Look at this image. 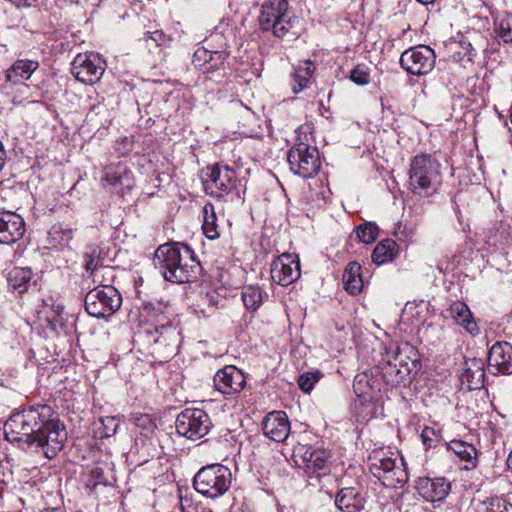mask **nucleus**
<instances>
[{
	"instance_id": "f257e3e1",
	"label": "nucleus",
	"mask_w": 512,
	"mask_h": 512,
	"mask_svg": "<svg viewBox=\"0 0 512 512\" xmlns=\"http://www.w3.org/2000/svg\"><path fill=\"white\" fill-rule=\"evenodd\" d=\"M7 441L23 450L41 452L54 458L67 439L58 415L48 405H37L13 413L4 424Z\"/></svg>"
},
{
	"instance_id": "f03ea898",
	"label": "nucleus",
	"mask_w": 512,
	"mask_h": 512,
	"mask_svg": "<svg viewBox=\"0 0 512 512\" xmlns=\"http://www.w3.org/2000/svg\"><path fill=\"white\" fill-rule=\"evenodd\" d=\"M153 264L166 281L176 284L193 282L202 271L194 251L181 242L160 245L155 251Z\"/></svg>"
},
{
	"instance_id": "7ed1b4c3",
	"label": "nucleus",
	"mask_w": 512,
	"mask_h": 512,
	"mask_svg": "<svg viewBox=\"0 0 512 512\" xmlns=\"http://www.w3.org/2000/svg\"><path fill=\"white\" fill-rule=\"evenodd\" d=\"M420 367L417 351L409 345L387 349L379 364L384 381L392 386L410 384Z\"/></svg>"
},
{
	"instance_id": "20e7f679",
	"label": "nucleus",
	"mask_w": 512,
	"mask_h": 512,
	"mask_svg": "<svg viewBox=\"0 0 512 512\" xmlns=\"http://www.w3.org/2000/svg\"><path fill=\"white\" fill-rule=\"evenodd\" d=\"M440 162L429 154L412 158L409 168V188L419 196L428 197L435 193L442 183Z\"/></svg>"
},
{
	"instance_id": "39448f33",
	"label": "nucleus",
	"mask_w": 512,
	"mask_h": 512,
	"mask_svg": "<svg viewBox=\"0 0 512 512\" xmlns=\"http://www.w3.org/2000/svg\"><path fill=\"white\" fill-rule=\"evenodd\" d=\"M297 18L289 13L287 0H266L258 17L260 30L271 31L278 38L284 37L293 27Z\"/></svg>"
},
{
	"instance_id": "423d86ee",
	"label": "nucleus",
	"mask_w": 512,
	"mask_h": 512,
	"mask_svg": "<svg viewBox=\"0 0 512 512\" xmlns=\"http://www.w3.org/2000/svg\"><path fill=\"white\" fill-rule=\"evenodd\" d=\"M231 483V470L219 463L202 467L193 478L194 489L211 499L224 495L229 490Z\"/></svg>"
},
{
	"instance_id": "0eeeda50",
	"label": "nucleus",
	"mask_w": 512,
	"mask_h": 512,
	"mask_svg": "<svg viewBox=\"0 0 512 512\" xmlns=\"http://www.w3.org/2000/svg\"><path fill=\"white\" fill-rule=\"evenodd\" d=\"M370 472L387 488L402 487L408 480V474L396 465L394 458L385 455L383 450H374L368 457Z\"/></svg>"
},
{
	"instance_id": "6e6552de",
	"label": "nucleus",
	"mask_w": 512,
	"mask_h": 512,
	"mask_svg": "<svg viewBox=\"0 0 512 512\" xmlns=\"http://www.w3.org/2000/svg\"><path fill=\"white\" fill-rule=\"evenodd\" d=\"M87 313L96 318H107L113 315L122 304L121 294L110 285L91 289L84 299Z\"/></svg>"
},
{
	"instance_id": "1a4fd4ad",
	"label": "nucleus",
	"mask_w": 512,
	"mask_h": 512,
	"mask_svg": "<svg viewBox=\"0 0 512 512\" xmlns=\"http://www.w3.org/2000/svg\"><path fill=\"white\" fill-rule=\"evenodd\" d=\"M147 342L152 346V354L161 361L173 357L181 343V333L173 324L154 326V330H144Z\"/></svg>"
},
{
	"instance_id": "9d476101",
	"label": "nucleus",
	"mask_w": 512,
	"mask_h": 512,
	"mask_svg": "<svg viewBox=\"0 0 512 512\" xmlns=\"http://www.w3.org/2000/svg\"><path fill=\"white\" fill-rule=\"evenodd\" d=\"M175 426L179 435L190 440H198L209 433L213 424L206 411L186 408L177 415Z\"/></svg>"
},
{
	"instance_id": "9b49d317",
	"label": "nucleus",
	"mask_w": 512,
	"mask_h": 512,
	"mask_svg": "<svg viewBox=\"0 0 512 512\" xmlns=\"http://www.w3.org/2000/svg\"><path fill=\"white\" fill-rule=\"evenodd\" d=\"M287 159L291 171L303 178L314 176L321 167L318 149L303 142L289 150Z\"/></svg>"
},
{
	"instance_id": "f8f14e48",
	"label": "nucleus",
	"mask_w": 512,
	"mask_h": 512,
	"mask_svg": "<svg viewBox=\"0 0 512 512\" xmlns=\"http://www.w3.org/2000/svg\"><path fill=\"white\" fill-rule=\"evenodd\" d=\"M204 187L207 194L221 198L237 187V172L228 165L216 163L207 167Z\"/></svg>"
},
{
	"instance_id": "ddd939ff",
	"label": "nucleus",
	"mask_w": 512,
	"mask_h": 512,
	"mask_svg": "<svg viewBox=\"0 0 512 512\" xmlns=\"http://www.w3.org/2000/svg\"><path fill=\"white\" fill-rule=\"evenodd\" d=\"M436 55L427 45H418L405 50L400 56L401 67L411 75L422 76L435 66Z\"/></svg>"
},
{
	"instance_id": "4468645a",
	"label": "nucleus",
	"mask_w": 512,
	"mask_h": 512,
	"mask_svg": "<svg viewBox=\"0 0 512 512\" xmlns=\"http://www.w3.org/2000/svg\"><path fill=\"white\" fill-rule=\"evenodd\" d=\"M105 71V61L95 53H79L72 62L71 72L85 84L98 82Z\"/></svg>"
},
{
	"instance_id": "2eb2a0df",
	"label": "nucleus",
	"mask_w": 512,
	"mask_h": 512,
	"mask_svg": "<svg viewBox=\"0 0 512 512\" xmlns=\"http://www.w3.org/2000/svg\"><path fill=\"white\" fill-rule=\"evenodd\" d=\"M215 388L224 395H233L241 392L246 384L244 373L233 365L225 366L214 376Z\"/></svg>"
},
{
	"instance_id": "dca6fc26",
	"label": "nucleus",
	"mask_w": 512,
	"mask_h": 512,
	"mask_svg": "<svg viewBox=\"0 0 512 512\" xmlns=\"http://www.w3.org/2000/svg\"><path fill=\"white\" fill-rule=\"evenodd\" d=\"M488 369L492 374H512V345L506 341L494 343L488 352Z\"/></svg>"
},
{
	"instance_id": "f3484780",
	"label": "nucleus",
	"mask_w": 512,
	"mask_h": 512,
	"mask_svg": "<svg viewBox=\"0 0 512 512\" xmlns=\"http://www.w3.org/2000/svg\"><path fill=\"white\" fill-rule=\"evenodd\" d=\"M270 272L275 283L288 286L300 277V264L298 260H292L290 255L283 254L273 260Z\"/></svg>"
},
{
	"instance_id": "a211bd4d",
	"label": "nucleus",
	"mask_w": 512,
	"mask_h": 512,
	"mask_svg": "<svg viewBox=\"0 0 512 512\" xmlns=\"http://www.w3.org/2000/svg\"><path fill=\"white\" fill-rule=\"evenodd\" d=\"M25 233L23 218L11 211L0 212V244H13Z\"/></svg>"
},
{
	"instance_id": "6ab92c4d",
	"label": "nucleus",
	"mask_w": 512,
	"mask_h": 512,
	"mask_svg": "<svg viewBox=\"0 0 512 512\" xmlns=\"http://www.w3.org/2000/svg\"><path fill=\"white\" fill-rule=\"evenodd\" d=\"M262 430L266 437L275 442L285 441L290 433L287 414L284 411L268 413L262 423Z\"/></svg>"
},
{
	"instance_id": "aec40b11",
	"label": "nucleus",
	"mask_w": 512,
	"mask_h": 512,
	"mask_svg": "<svg viewBox=\"0 0 512 512\" xmlns=\"http://www.w3.org/2000/svg\"><path fill=\"white\" fill-rule=\"evenodd\" d=\"M450 483L444 477H420L416 482L418 493L427 501L435 502L446 498L450 491Z\"/></svg>"
},
{
	"instance_id": "412c9836",
	"label": "nucleus",
	"mask_w": 512,
	"mask_h": 512,
	"mask_svg": "<svg viewBox=\"0 0 512 512\" xmlns=\"http://www.w3.org/2000/svg\"><path fill=\"white\" fill-rule=\"evenodd\" d=\"M329 454L324 450H307L304 454L306 461V472L310 479L316 478L320 481L321 476L329 473Z\"/></svg>"
},
{
	"instance_id": "4be33fe9",
	"label": "nucleus",
	"mask_w": 512,
	"mask_h": 512,
	"mask_svg": "<svg viewBox=\"0 0 512 512\" xmlns=\"http://www.w3.org/2000/svg\"><path fill=\"white\" fill-rule=\"evenodd\" d=\"M461 380L469 390L481 388L485 380V369L482 359L471 358L466 360Z\"/></svg>"
},
{
	"instance_id": "5701e85b",
	"label": "nucleus",
	"mask_w": 512,
	"mask_h": 512,
	"mask_svg": "<svg viewBox=\"0 0 512 512\" xmlns=\"http://www.w3.org/2000/svg\"><path fill=\"white\" fill-rule=\"evenodd\" d=\"M448 311L456 324L462 326L469 334L472 336L479 334L480 329L466 303L461 301L453 302Z\"/></svg>"
},
{
	"instance_id": "b1692460",
	"label": "nucleus",
	"mask_w": 512,
	"mask_h": 512,
	"mask_svg": "<svg viewBox=\"0 0 512 512\" xmlns=\"http://www.w3.org/2000/svg\"><path fill=\"white\" fill-rule=\"evenodd\" d=\"M340 512H360L364 508V498L354 487L342 488L335 498Z\"/></svg>"
},
{
	"instance_id": "393cba45",
	"label": "nucleus",
	"mask_w": 512,
	"mask_h": 512,
	"mask_svg": "<svg viewBox=\"0 0 512 512\" xmlns=\"http://www.w3.org/2000/svg\"><path fill=\"white\" fill-rule=\"evenodd\" d=\"M74 236L73 228L63 223H56L51 226L47 234V247L55 250H64Z\"/></svg>"
},
{
	"instance_id": "a878e982",
	"label": "nucleus",
	"mask_w": 512,
	"mask_h": 512,
	"mask_svg": "<svg viewBox=\"0 0 512 512\" xmlns=\"http://www.w3.org/2000/svg\"><path fill=\"white\" fill-rule=\"evenodd\" d=\"M33 272L30 268L15 267L7 275L8 288L22 295L32 286Z\"/></svg>"
},
{
	"instance_id": "bb28decb",
	"label": "nucleus",
	"mask_w": 512,
	"mask_h": 512,
	"mask_svg": "<svg viewBox=\"0 0 512 512\" xmlns=\"http://www.w3.org/2000/svg\"><path fill=\"white\" fill-rule=\"evenodd\" d=\"M38 67V61L29 59L17 60L9 69H7L6 78L13 84L22 83L23 81L28 80Z\"/></svg>"
},
{
	"instance_id": "cd10ccee",
	"label": "nucleus",
	"mask_w": 512,
	"mask_h": 512,
	"mask_svg": "<svg viewBox=\"0 0 512 512\" xmlns=\"http://www.w3.org/2000/svg\"><path fill=\"white\" fill-rule=\"evenodd\" d=\"M143 310L155 322L154 326L172 324L171 318L174 316V310L168 302H148L144 304Z\"/></svg>"
},
{
	"instance_id": "c85d7f7f",
	"label": "nucleus",
	"mask_w": 512,
	"mask_h": 512,
	"mask_svg": "<svg viewBox=\"0 0 512 512\" xmlns=\"http://www.w3.org/2000/svg\"><path fill=\"white\" fill-rule=\"evenodd\" d=\"M342 281L344 289L351 295H357L363 288L361 265L358 262H349L343 272Z\"/></svg>"
},
{
	"instance_id": "c756f323",
	"label": "nucleus",
	"mask_w": 512,
	"mask_h": 512,
	"mask_svg": "<svg viewBox=\"0 0 512 512\" xmlns=\"http://www.w3.org/2000/svg\"><path fill=\"white\" fill-rule=\"evenodd\" d=\"M449 451H452L460 460L465 461V468L475 467L477 463V450L476 448L463 440H451L446 443Z\"/></svg>"
},
{
	"instance_id": "7c9ffc66",
	"label": "nucleus",
	"mask_w": 512,
	"mask_h": 512,
	"mask_svg": "<svg viewBox=\"0 0 512 512\" xmlns=\"http://www.w3.org/2000/svg\"><path fill=\"white\" fill-rule=\"evenodd\" d=\"M314 69V64L309 60L301 62L294 68L292 74L293 82L291 85L294 94H298L308 87Z\"/></svg>"
},
{
	"instance_id": "2f4dec72",
	"label": "nucleus",
	"mask_w": 512,
	"mask_h": 512,
	"mask_svg": "<svg viewBox=\"0 0 512 512\" xmlns=\"http://www.w3.org/2000/svg\"><path fill=\"white\" fill-rule=\"evenodd\" d=\"M105 180L112 186L131 188L133 185V173L126 166L119 165L109 167L105 172Z\"/></svg>"
},
{
	"instance_id": "473e14b6",
	"label": "nucleus",
	"mask_w": 512,
	"mask_h": 512,
	"mask_svg": "<svg viewBox=\"0 0 512 512\" xmlns=\"http://www.w3.org/2000/svg\"><path fill=\"white\" fill-rule=\"evenodd\" d=\"M370 376L366 373H358L353 382V390L362 403L369 402L374 397V387Z\"/></svg>"
},
{
	"instance_id": "72a5a7b5",
	"label": "nucleus",
	"mask_w": 512,
	"mask_h": 512,
	"mask_svg": "<svg viewBox=\"0 0 512 512\" xmlns=\"http://www.w3.org/2000/svg\"><path fill=\"white\" fill-rule=\"evenodd\" d=\"M396 248L397 244L392 239L379 242L372 252V261L377 265L392 261L396 254Z\"/></svg>"
},
{
	"instance_id": "f704fd0d",
	"label": "nucleus",
	"mask_w": 512,
	"mask_h": 512,
	"mask_svg": "<svg viewBox=\"0 0 512 512\" xmlns=\"http://www.w3.org/2000/svg\"><path fill=\"white\" fill-rule=\"evenodd\" d=\"M203 224L202 229L204 235L211 240H215L220 237V232L217 225V217L215 208L211 203L205 204L202 209Z\"/></svg>"
},
{
	"instance_id": "c9c22d12",
	"label": "nucleus",
	"mask_w": 512,
	"mask_h": 512,
	"mask_svg": "<svg viewBox=\"0 0 512 512\" xmlns=\"http://www.w3.org/2000/svg\"><path fill=\"white\" fill-rule=\"evenodd\" d=\"M494 32L499 43H512V14H505L494 22Z\"/></svg>"
},
{
	"instance_id": "e433bc0d",
	"label": "nucleus",
	"mask_w": 512,
	"mask_h": 512,
	"mask_svg": "<svg viewBox=\"0 0 512 512\" xmlns=\"http://www.w3.org/2000/svg\"><path fill=\"white\" fill-rule=\"evenodd\" d=\"M241 296L245 307L250 311H256L263 302L262 291L258 286L243 287Z\"/></svg>"
},
{
	"instance_id": "4c0bfd02",
	"label": "nucleus",
	"mask_w": 512,
	"mask_h": 512,
	"mask_svg": "<svg viewBox=\"0 0 512 512\" xmlns=\"http://www.w3.org/2000/svg\"><path fill=\"white\" fill-rule=\"evenodd\" d=\"M476 512H512V504L506 499L495 497L480 502Z\"/></svg>"
},
{
	"instance_id": "58836bf2",
	"label": "nucleus",
	"mask_w": 512,
	"mask_h": 512,
	"mask_svg": "<svg viewBox=\"0 0 512 512\" xmlns=\"http://www.w3.org/2000/svg\"><path fill=\"white\" fill-rule=\"evenodd\" d=\"M83 265L86 272H89L91 275L103 265L100 250L97 247H90L89 250L84 253Z\"/></svg>"
},
{
	"instance_id": "ea45409f",
	"label": "nucleus",
	"mask_w": 512,
	"mask_h": 512,
	"mask_svg": "<svg viewBox=\"0 0 512 512\" xmlns=\"http://www.w3.org/2000/svg\"><path fill=\"white\" fill-rule=\"evenodd\" d=\"M379 229L375 223L366 222L356 228L357 237L362 243L371 244L378 236Z\"/></svg>"
},
{
	"instance_id": "a19ab883",
	"label": "nucleus",
	"mask_w": 512,
	"mask_h": 512,
	"mask_svg": "<svg viewBox=\"0 0 512 512\" xmlns=\"http://www.w3.org/2000/svg\"><path fill=\"white\" fill-rule=\"evenodd\" d=\"M421 441L426 449L435 448L441 441L440 430L425 426L420 434Z\"/></svg>"
},
{
	"instance_id": "79ce46f5",
	"label": "nucleus",
	"mask_w": 512,
	"mask_h": 512,
	"mask_svg": "<svg viewBox=\"0 0 512 512\" xmlns=\"http://www.w3.org/2000/svg\"><path fill=\"white\" fill-rule=\"evenodd\" d=\"M321 377L320 371L305 372L298 377L297 383L303 392L309 393Z\"/></svg>"
},
{
	"instance_id": "37998d69",
	"label": "nucleus",
	"mask_w": 512,
	"mask_h": 512,
	"mask_svg": "<svg viewBox=\"0 0 512 512\" xmlns=\"http://www.w3.org/2000/svg\"><path fill=\"white\" fill-rule=\"evenodd\" d=\"M350 79L357 85H367L370 83V71L365 64H358L350 71Z\"/></svg>"
},
{
	"instance_id": "c03bdc74",
	"label": "nucleus",
	"mask_w": 512,
	"mask_h": 512,
	"mask_svg": "<svg viewBox=\"0 0 512 512\" xmlns=\"http://www.w3.org/2000/svg\"><path fill=\"white\" fill-rule=\"evenodd\" d=\"M145 40L148 42L149 40L154 41L157 45H160L164 40V33L162 31H154L147 32Z\"/></svg>"
},
{
	"instance_id": "a18cd8bd",
	"label": "nucleus",
	"mask_w": 512,
	"mask_h": 512,
	"mask_svg": "<svg viewBox=\"0 0 512 512\" xmlns=\"http://www.w3.org/2000/svg\"><path fill=\"white\" fill-rule=\"evenodd\" d=\"M461 46L462 49L465 51V55L468 56V60H472L474 57H476V50L470 42L462 41Z\"/></svg>"
},
{
	"instance_id": "49530a36",
	"label": "nucleus",
	"mask_w": 512,
	"mask_h": 512,
	"mask_svg": "<svg viewBox=\"0 0 512 512\" xmlns=\"http://www.w3.org/2000/svg\"><path fill=\"white\" fill-rule=\"evenodd\" d=\"M135 424L139 427H146L147 424L152 425V421L148 415H139L134 418Z\"/></svg>"
},
{
	"instance_id": "de8ad7c7",
	"label": "nucleus",
	"mask_w": 512,
	"mask_h": 512,
	"mask_svg": "<svg viewBox=\"0 0 512 512\" xmlns=\"http://www.w3.org/2000/svg\"><path fill=\"white\" fill-rule=\"evenodd\" d=\"M6 158H7L6 150H5V148H4L3 143L0 141V171H1V170H2V168L4 167V164H5Z\"/></svg>"
},
{
	"instance_id": "09e8293b",
	"label": "nucleus",
	"mask_w": 512,
	"mask_h": 512,
	"mask_svg": "<svg viewBox=\"0 0 512 512\" xmlns=\"http://www.w3.org/2000/svg\"><path fill=\"white\" fill-rule=\"evenodd\" d=\"M507 468L512 471V451L508 455L507 461H506Z\"/></svg>"
},
{
	"instance_id": "8fccbe9b",
	"label": "nucleus",
	"mask_w": 512,
	"mask_h": 512,
	"mask_svg": "<svg viewBox=\"0 0 512 512\" xmlns=\"http://www.w3.org/2000/svg\"><path fill=\"white\" fill-rule=\"evenodd\" d=\"M58 5H64L66 3H73L75 0H56Z\"/></svg>"
},
{
	"instance_id": "3c124183",
	"label": "nucleus",
	"mask_w": 512,
	"mask_h": 512,
	"mask_svg": "<svg viewBox=\"0 0 512 512\" xmlns=\"http://www.w3.org/2000/svg\"><path fill=\"white\" fill-rule=\"evenodd\" d=\"M419 3L423 5H428L434 3L435 0H417Z\"/></svg>"
},
{
	"instance_id": "603ef678",
	"label": "nucleus",
	"mask_w": 512,
	"mask_h": 512,
	"mask_svg": "<svg viewBox=\"0 0 512 512\" xmlns=\"http://www.w3.org/2000/svg\"><path fill=\"white\" fill-rule=\"evenodd\" d=\"M42 512H62V511L58 508H47V509H44Z\"/></svg>"
},
{
	"instance_id": "864d4df0",
	"label": "nucleus",
	"mask_w": 512,
	"mask_h": 512,
	"mask_svg": "<svg viewBox=\"0 0 512 512\" xmlns=\"http://www.w3.org/2000/svg\"><path fill=\"white\" fill-rule=\"evenodd\" d=\"M180 505H181V510L182 512H190V511H185V503H184V499L181 497L180 499Z\"/></svg>"
},
{
	"instance_id": "5fc2aeb1",
	"label": "nucleus",
	"mask_w": 512,
	"mask_h": 512,
	"mask_svg": "<svg viewBox=\"0 0 512 512\" xmlns=\"http://www.w3.org/2000/svg\"><path fill=\"white\" fill-rule=\"evenodd\" d=\"M456 213H457L458 219H460V216H461L460 211H459V210H457V211H456Z\"/></svg>"
},
{
	"instance_id": "6e6d98bb",
	"label": "nucleus",
	"mask_w": 512,
	"mask_h": 512,
	"mask_svg": "<svg viewBox=\"0 0 512 512\" xmlns=\"http://www.w3.org/2000/svg\"><path fill=\"white\" fill-rule=\"evenodd\" d=\"M202 53L206 56L208 52L206 50H203Z\"/></svg>"
}]
</instances>
